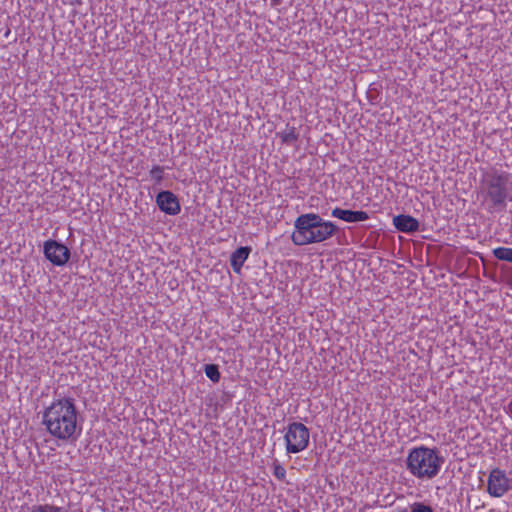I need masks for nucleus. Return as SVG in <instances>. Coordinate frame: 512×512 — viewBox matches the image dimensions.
Wrapping results in <instances>:
<instances>
[{
	"mask_svg": "<svg viewBox=\"0 0 512 512\" xmlns=\"http://www.w3.org/2000/svg\"><path fill=\"white\" fill-rule=\"evenodd\" d=\"M492 253L496 259L512 263V248L497 247Z\"/></svg>",
	"mask_w": 512,
	"mask_h": 512,
	"instance_id": "obj_13",
	"label": "nucleus"
},
{
	"mask_svg": "<svg viewBox=\"0 0 512 512\" xmlns=\"http://www.w3.org/2000/svg\"><path fill=\"white\" fill-rule=\"evenodd\" d=\"M43 253L55 266H64L69 261L71 255L67 246L55 240L44 242Z\"/></svg>",
	"mask_w": 512,
	"mask_h": 512,
	"instance_id": "obj_7",
	"label": "nucleus"
},
{
	"mask_svg": "<svg viewBox=\"0 0 512 512\" xmlns=\"http://www.w3.org/2000/svg\"><path fill=\"white\" fill-rule=\"evenodd\" d=\"M331 215L332 217L338 218L348 223L363 222L370 218L366 211L346 210L339 207L334 208L331 212Z\"/></svg>",
	"mask_w": 512,
	"mask_h": 512,
	"instance_id": "obj_9",
	"label": "nucleus"
},
{
	"mask_svg": "<svg viewBox=\"0 0 512 512\" xmlns=\"http://www.w3.org/2000/svg\"><path fill=\"white\" fill-rule=\"evenodd\" d=\"M41 423L53 438L69 441L78 433V410L72 397L55 398L42 412Z\"/></svg>",
	"mask_w": 512,
	"mask_h": 512,
	"instance_id": "obj_1",
	"label": "nucleus"
},
{
	"mask_svg": "<svg viewBox=\"0 0 512 512\" xmlns=\"http://www.w3.org/2000/svg\"><path fill=\"white\" fill-rule=\"evenodd\" d=\"M394 227L403 233L412 234L419 230V221L411 215L399 214L393 217Z\"/></svg>",
	"mask_w": 512,
	"mask_h": 512,
	"instance_id": "obj_10",
	"label": "nucleus"
},
{
	"mask_svg": "<svg viewBox=\"0 0 512 512\" xmlns=\"http://www.w3.org/2000/svg\"><path fill=\"white\" fill-rule=\"evenodd\" d=\"M444 463V458L437 448L419 446L412 448L406 458V469L420 480H431L436 477Z\"/></svg>",
	"mask_w": 512,
	"mask_h": 512,
	"instance_id": "obj_4",
	"label": "nucleus"
},
{
	"mask_svg": "<svg viewBox=\"0 0 512 512\" xmlns=\"http://www.w3.org/2000/svg\"><path fill=\"white\" fill-rule=\"evenodd\" d=\"M273 474L278 480H284L286 477V470L281 464L275 462L273 464Z\"/></svg>",
	"mask_w": 512,
	"mask_h": 512,
	"instance_id": "obj_18",
	"label": "nucleus"
},
{
	"mask_svg": "<svg viewBox=\"0 0 512 512\" xmlns=\"http://www.w3.org/2000/svg\"><path fill=\"white\" fill-rule=\"evenodd\" d=\"M251 252V247L241 246L237 248L230 256V265L235 273H240L241 269Z\"/></svg>",
	"mask_w": 512,
	"mask_h": 512,
	"instance_id": "obj_11",
	"label": "nucleus"
},
{
	"mask_svg": "<svg viewBox=\"0 0 512 512\" xmlns=\"http://www.w3.org/2000/svg\"><path fill=\"white\" fill-rule=\"evenodd\" d=\"M271 1H272V5H274V6L280 4V0H271Z\"/></svg>",
	"mask_w": 512,
	"mask_h": 512,
	"instance_id": "obj_19",
	"label": "nucleus"
},
{
	"mask_svg": "<svg viewBox=\"0 0 512 512\" xmlns=\"http://www.w3.org/2000/svg\"><path fill=\"white\" fill-rule=\"evenodd\" d=\"M206 376L214 383L219 382L221 374L216 364H206L204 367Z\"/></svg>",
	"mask_w": 512,
	"mask_h": 512,
	"instance_id": "obj_14",
	"label": "nucleus"
},
{
	"mask_svg": "<svg viewBox=\"0 0 512 512\" xmlns=\"http://www.w3.org/2000/svg\"><path fill=\"white\" fill-rule=\"evenodd\" d=\"M277 136L286 145H295L299 139L297 129L294 126H289V124L286 125L283 131L277 132Z\"/></svg>",
	"mask_w": 512,
	"mask_h": 512,
	"instance_id": "obj_12",
	"label": "nucleus"
},
{
	"mask_svg": "<svg viewBox=\"0 0 512 512\" xmlns=\"http://www.w3.org/2000/svg\"><path fill=\"white\" fill-rule=\"evenodd\" d=\"M479 196L487 209L504 210L512 201V182L509 174L492 168L482 173L479 182Z\"/></svg>",
	"mask_w": 512,
	"mask_h": 512,
	"instance_id": "obj_2",
	"label": "nucleus"
},
{
	"mask_svg": "<svg viewBox=\"0 0 512 512\" xmlns=\"http://www.w3.org/2000/svg\"><path fill=\"white\" fill-rule=\"evenodd\" d=\"M163 171H164V168L161 167V166H154L151 170H150V177L152 180H154L156 183H160L163 179Z\"/></svg>",
	"mask_w": 512,
	"mask_h": 512,
	"instance_id": "obj_17",
	"label": "nucleus"
},
{
	"mask_svg": "<svg viewBox=\"0 0 512 512\" xmlns=\"http://www.w3.org/2000/svg\"><path fill=\"white\" fill-rule=\"evenodd\" d=\"M510 489V480L506 476L505 471L499 468L492 469L487 482V492L489 495L495 498H500Z\"/></svg>",
	"mask_w": 512,
	"mask_h": 512,
	"instance_id": "obj_6",
	"label": "nucleus"
},
{
	"mask_svg": "<svg viewBox=\"0 0 512 512\" xmlns=\"http://www.w3.org/2000/svg\"><path fill=\"white\" fill-rule=\"evenodd\" d=\"M410 512H434V510L424 502H414L410 505Z\"/></svg>",
	"mask_w": 512,
	"mask_h": 512,
	"instance_id": "obj_16",
	"label": "nucleus"
},
{
	"mask_svg": "<svg viewBox=\"0 0 512 512\" xmlns=\"http://www.w3.org/2000/svg\"><path fill=\"white\" fill-rule=\"evenodd\" d=\"M294 227L291 240L296 246L324 242L338 231L333 222L324 220L316 213L299 215L294 221Z\"/></svg>",
	"mask_w": 512,
	"mask_h": 512,
	"instance_id": "obj_3",
	"label": "nucleus"
},
{
	"mask_svg": "<svg viewBox=\"0 0 512 512\" xmlns=\"http://www.w3.org/2000/svg\"><path fill=\"white\" fill-rule=\"evenodd\" d=\"M30 512H67L63 507L53 504H39L33 506Z\"/></svg>",
	"mask_w": 512,
	"mask_h": 512,
	"instance_id": "obj_15",
	"label": "nucleus"
},
{
	"mask_svg": "<svg viewBox=\"0 0 512 512\" xmlns=\"http://www.w3.org/2000/svg\"><path fill=\"white\" fill-rule=\"evenodd\" d=\"M156 203L159 209L168 215H177L181 210L177 196L168 190L158 193Z\"/></svg>",
	"mask_w": 512,
	"mask_h": 512,
	"instance_id": "obj_8",
	"label": "nucleus"
},
{
	"mask_svg": "<svg viewBox=\"0 0 512 512\" xmlns=\"http://www.w3.org/2000/svg\"><path fill=\"white\" fill-rule=\"evenodd\" d=\"M310 431L300 422L289 423L284 435L286 453L297 454L309 445Z\"/></svg>",
	"mask_w": 512,
	"mask_h": 512,
	"instance_id": "obj_5",
	"label": "nucleus"
}]
</instances>
